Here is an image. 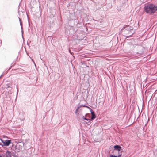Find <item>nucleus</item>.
<instances>
[{
    "label": "nucleus",
    "mask_w": 157,
    "mask_h": 157,
    "mask_svg": "<svg viewBox=\"0 0 157 157\" xmlns=\"http://www.w3.org/2000/svg\"><path fill=\"white\" fill-rule=\"evenodd\" d=\"M144 10L146 13L151 14L157 10V6L153 4H149L144 6Z\"/></svg>",
    "instance_id": "f257e3e1"
},
{
    "label": "nucleus",
    "mask_w": 157,
    "mask_h": 157,
    "mask_svg": "<svg viewBox=\"0 0 157 157\" xmlns=\"http://www.w3.org/2000/svg\"><path fill=\"white\" fill-rule=\"evenodd\" d=\"M11 140H5L4 141L3 140L2 143H3V144H0V145H1L2 146H9L10 144H11Z\"/></svg>",
    "instance_id": "f03ea898"
},
{
    "label": "nucleus",
    "mask_w": 157,
    "mask_h": 157,
    "mask_svg": "<svg viewBox=\"0 0 157 157\" xmlns=\"http://www.w3.org/2000/svg\"><path fill=\"white\" fill-rule=\"evenodd\" d=\"M89 109H90V112L92 115V117L91 119H90L91 121L95 118L96 116L94 112L93 111L92 109L90 108H89Z\"/></svg>",
    "instance_id": "7ed1b4c3"
},
{
    "label": "nucleus",
    "mask_w": 157,
    "mask_h": 157,
    "mask_svg": "<svg viewBox=\"0 0 157 157\" xmlns=\"http://www.w3.org/2000/svg\"><path fill=\"white\" fill-rule=\"evenodd\" d=\"M114 148L115 150L120 151L121 148V147L119 145H116L114 146Z\"/></svg>",
    "instance_id": "20e7f679"
},
{
    "label": "nucleus",
    "mask_w": 157,
    "mask_h": 157,
    "mask_svg": "<svg viewBox=\"0 0 157 157\" xmlns=\"http://www.w3.org/2000/svg\"><path fill=\"white\" fill-rule=\"evenodd\" d=\"M6 157H11V153L10 152L8 151H7L6 152Z\"/></svg>",
    "instance_id": "39448f33"
},
{
    "label": "nucleus",
    "mask_w": 157,
    "mask_h": 157,
    "mask_svg": "<svg viewBox=\"0 0 157 157\" xmlns=\"http://www.w3.org/2000/svg\"><path fill=\"white\" fill-rule=\"evenodd\" d=\"M125 30L129 31H131V30H133V28L132 27H129L128 26L126 28Z\"/></svg>",
    "instance_id": "423d86ee"
},
{
    "label": "nucleus",
    "mask_w": 157,
    "mask_h": 157,
    "mask_svg": "<svg viewBox=\"0 0 157 157\" xmlns=\"http://www.w3.org/2000/svg\"><path fill=\"white\" fill-rule=\"evenodd\" d=\"M82 119L88 121V122H89L91 121L90 119H87L84 116H83Z\"/></svg>",
    "instance_id": "0eeeda50"
},
{
    "label": "nucleus",
    "mask_w": 157,
    "mask_h": 157,
    "mask_svg": "<svg viewBox=\"0 0 157 157\" xmlns=\"http://www.w3.org/2000/svg\"><path fill=\"white\" fill-rule=\"evenodd\" d=\"M19 21H20V25L21 26V27L22 28V21H21V19L19 18Z\"/></svg>",
    "instance_id": "6e6552de"
},
{
    "label": "nucleus",
    "mask_w": 157,
    "mask_h": 157,
    "mask_svg": "<svg viewBox=\"0 0 157 157\" xmlns=\"http://www.w3.org/2000/svg\"><path fill=\"white\" fill-rule=\"evenodd\" d=\"M80 107H86L88 108H90V107H88L87 106H85L84 105H81L80 106Z\"/></svg>",
    "instance_id": "1a4fd4ad"
},
{
    "label": "nucleus",
    "mask_w": 157,
    "mask_h": 157,
    "mask_svg": "<svg viewBox=\"0 0 157 157\" xmlns=\"http://www.w3.org/2000/svg\"><path fill=\"white\" fill-rule=\"evenodd\" d=\"M79 109V107H78V108L76 110V111L75 112V113L76 114L77 113L78 111V109Z\"/></svg>",
    "instance_id": "9d476101"
},
{
    "label": "nucleus",
    "mask_w": 157,
    "mask_h": 157,
    "mask_svg": "<svg viewBox=\"0 0 157 157\" xmlns=\"http://www.w3.org/2000/svg\"><path fill=\"white\" fill-rule=\"evenodd\" d=\"M110 157H117V156L113 155H110Z\"/></svg>",
    "instance_id": "9b49d317"
},
{
    "label": "nucleus",
    "mask_w": 157,
    "mask_h": 157,
    "mask_svg": "<svg viewBox=\"0 0 157 157\" xmlns=\"http://www.w3.org/2000/svg\"><path fill=\"white\" fill-rule=\"evenodd\" d=\"M2 142L3 140H2V139L0 138V144L2 143Z\"/></svg>",
    "instance_id": "f8f14e48"
},
{
    "label": "nucleus",
    "mask_w": 157,
    "mask_h": 157,
    "mask_svg": "<svg viewBox=\"0 0 157 157\" xmlns=\"http://www.w3.org/2000/svg\"><path fill=\"white\" fill-rule=\"evenodd\" d=\"M16 88L17 89V94L18 92V88L17 86Z\"/></svg>",
    "instance_id": "ddd939ff"
},
{
    "label": "nucleus",
    "mask_w": 157,
    "mask_h": 157,
    "mask_svg": "<svg viewBox=\"0 0 157 157\" xmlns=\"http://www.w3.org/2000/svg\"><path fill=\"white\" fill-rule=\"evenodd\" d=\"M119 155H118V156H117V157H121V155L120 154H119Z\"/></svg>",
    "instance_id": "4468645a"
},
{
    "label": "nucleus",
    "mask_w": 157,
    "mask_h": 157,
    "mask_svg": "<svg viewBox=\"0 0 157 157\" xmlns=\"http://www.w3.org/2000/svg\"><path fill=\"white\" fill-rule=\"evenodd\" d=\"M32 61L34 62V63H35L34 61L33 60V59H32Z\"/></svg>",
    "instance_id": "2eb2a0df"
},
{
    "label": "nucleus",
    "mask_w": 157,
    "mask_h": 157,
    "mask_svg": "<svg viewBox=\"0 0 157 157\" xmlns=\"http://www.w3.org/2000/svg\"><path fill=\"white\" fill-rule=\"evenodd\" d=\"M2 75L0 76V78L1 77V76H2Z\"/></svg>",
    "instance_id": "dca6fc26"
},
{
    "label": "nucleus",
    "mask_w": 157,
    "mask_h": 157,
    "mask_svg": "<svg viewBox=\"0 0 157 157\" xmlns=\"http://www.w3.org/2000/svg\"><path fill=\"white\" fill-rule=\"evenodd\" d=\"M0 157H1V156H0Z\"/></svg>",
    "instance_id": "f3484780"
}]
</instances>
